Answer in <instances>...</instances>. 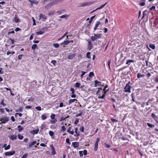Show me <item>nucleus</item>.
Listing matches in <instances>:
<instances>
[{"mask_svg": "<svg viewBox=\"0 0 158 158\" xmlns=\"http://www.w3.org/2000/svg\"><path fill=\"white\" fill-rule=\"evenodd\" d=\"M93 35L90 37V40L88 41V49L89 51L93 47V45L91 42V41L93 42L94 41L96 40L97 39L101 38L102 36L101 34H93Z\"/></svg>", "mask_w": 158, "mask_h": 158, "instance_id": "f257e3e1", "label": "nucleus"}, {"mask_svg": "<svg viewBox=\"0 0 158 158\" xmlns=\"http://www.w3.org/2000/svg\"><path fill=\"white\" fill-rule=\"evenodd\" d=\"M130 82L129 81L127 84L126 86L124 88V91L126 92L130 93L131 86H130Z\"/></svg>", "mask_w": 158, "mask_h": 158, "instance_id": "f03ea898", "label": "nucleus"}, {"mask_svg": "<svg viewBox=\"0 0 158 158\" xmlns=\"http://www.w3.org/2000/svg\"><path fill=\"white\" fill-rule=\"evenodd\" d=\"M9 120V119L8 117L5 116L2 117L0 118V121L1 122V123H0V124H1L2 123L5 124Z\"/></svg>", "mask_w": 158, "mask_h": 158, "instance_id": "7ed1b4c3", "label": "nucleus"}, {"mask_svg": "<svg viewBox=\"0 0 158 158\" xmlns=\"http://www.w3.org/2000/svg\"><path fill=\"white\" fill-rule=\"evenodd\" d=\"M100 141V139L97 138L95 141V143L94 146V150L96 151L98 149V143Z\"/></svg>", "mask_w": 158, "mask_h": 158, "instance_id": "20e7f679", "label": "nucleus"}, {"mask_svg": "<svg viewBox=\"0 0 158 158\" xmlns=\"http://www.w3.org/2000/svg\"><path fill=\"white\" fill-rule=\"evenodd\" d=\"M92 2H83L80 4V7L89 6L93 4Z\"/></svg>", "mask_w": 158, "mask_h": 158, "instance_id": "39448f33", "label": "nucleus"}, {"mask_svg": "<svg viewBox=\"0 0 158 158\" xmlns=\"http://www.w3.org/2000/svg\"><path fill=\"white\" fill-rule=\"evenodd\" d=\"M76 56V54L75 53L72 54L71 53H69L68 56L67 58L69 60L72 59L74 58Z\"/></svg>", "mask_w": 158, "mask_h": 158, "instance_id": "423d86ee", "label": "nucleus"}, {"mask_svg": "<svg viewBox=\"0 0 158 158\" xmlns=\"http://www.w3.org/2000/svg\"><path fill=\"white\" fill-rule=\"evenodd\" d=\"M15 153V151H12L11 152H6L4 153V154L6 156H12L14 155Z\"/></svg>", "mask_w": 158, "mask_h": 158, "instance_id": "0eeeda50", "label": "nucleus"}, {"mask_svg": "<svg viewBox=\"0 0 158 158\" xmlns=\"http://www.w3.org/2000/svg\"><path fill=\"white\" fill-rule=\"evenodd\" d=\"M50 147L51 149L52 154L53 155H55L56 153V152L53 145L52 144L50 145Z\"/></svg>", "mask_w": 158, "mask_h": 158, "instance_id": "6e6552de", "label": "nucleus"}, {"mask_svg": "<svg viewBox=\"0 0 158 158\" xmlns=\"http://www.w3.org/2000/svg\"><path fill=\"white\" fill-rule=\"evenodd\" d=\"M109 90V88H108L107 89H106V90L104 92V94H102V96H98V98H102V99L104 98L106 96V93Z\"/></svg>", "mask_w": 158, "mask_h": 158, "instance_id": "1a4fd4ad", "label": "nucleus"}, {"mask_svg": "<svg viewBox=\"0 0 158 158\" xmlns=\"http://www.w3.org/2000/svg\"><path fill=\"white\" fill-rule=\"evenodd\" d=\"M72 145L75 148L79 147V143L77 142H73L72 143Z\"/></svg>", "mask_w": 158, "mask_h": 158, "instance_id": "9d476101", "label": "nucleus"}, {"mask_svg": "<svg viewBox=\"0 0 158 158\" xmlns=\"http://www.w3.org/2000/svg\"><path fill=\"white\" fill-rule=\"evenodd\" d=\"M107 2L105 4L101 6L100 7H99L98 8H97L95 10H93L91 12H90V13H93L94 12H95L96 10H99V9H101L103 8L107 4Z\"/></svg>", "mask_w": 158, "mask_h": 158, "instance_id": "9b49d317", "label": "nucleus"}, {"mask_svg": "<svg viewBox=\"0 0 158 158\" xmlns=\"http://www.w3.org/2000/svg\"><path fill=\"white\" fill-rule=\"evenodd\" d=\"M101 23H100V21H97L96 22V23L95 25V26L94 28V30L95 31L97 29V27H98V26L101 24Z\"/></svg>", "mask_w": 158, "mask_h": 158, "instance_id": "f8f14e48", "label": "nucleus"}, {"mask_svg": "<svg viewBox=\"0 0 158 158\" xmlns=\"http://www.w3.org/2000/svg\"><path fill=\"white\" fill-rule=\"evenodd\" d=\"M77 100L76 99H70L69 101V104H70L73 102H75L77 103Z\"/></svg>", "mask_w": 158, "mask_h": 158, "instance_id": "ddd939ff", "label": "nucleus"}, {"mask_svg": "<svg viewBox=\"0 0 158 158\" xmlns=\"http://www.w3.org/2000/svg\"><path fill=\"white\" fill-rule=\"evenodd\" d=\"M151 116L152 118L154 119L156 122H157V119H158V118L157 116L155 115L154 113H152L151 114Z\"/></svg>", "mask_w": 158, "mask_h": 158, "instance_id": "4468645a", "label": "nucleus"}, {"mask_svg": "<svg viewBox=\"0 0 158 158\" xmlns=\"http://www.w3.org/2000/svg\"><path fill=\"white\" fill-rule=\"evenodd\" d=\"M39 129L34 130L31 131V133L34 135V134H37L39 132Z\"/></svg>", "mask_w": 158, "mask_h": 158, "instance_id": "2eb2a0df", "label": "nucleus"}, {"mask_svg": "<svg viewBox=\"0 0 158 158\" xmlns=\"http://www.w3.org/2000/svg\"><path fill=\"white\" fill-rule=\"evenodd\" d=\"M14 21L15 23H17L20 22V19L17 17L16 15H15L14 19Z\"/></svg>", "mask_w": 158, "mask_h": 158, "instance_id": "dca6fc26", "label": "nucleus"}, {"mask_svg": "<svg viewBox=\"0 0 158 158\" xmlns=\"http://www.w3.org/2000/svg\"><path fill=\"white\" fill-rule=\"evenodd\" d=\"M17 138V136L16 135H11L9 137V139L12 140L16 139Z\"/></svg>", "mask_w": 158, "mask_h": 158, "instance_id": "f3484780", "label": "nucleus"}, {"mask_svg": "<svg viewBox=\"0 0 158 158\" xmlns=\"http://www.w3.org/2000/svg\"><path fill=\"white\" fill-rule=\"evenodd\" d=\"M69 43V40H65L64 42L61 43L60 44L61 45H67Z\"/></svg>", "mask_w": 158, "mask_h": 158, "instance_id": "a211bd4d", "label": "nucleus"}, {"mask_svg": "<svg viewBox=\"0 0 158 158\" xmlns=\"http://www.w3.org/2000/svg\"><path fill=\"white\" fill-rule=\"evenodd\" d=\"M41 119L43 120H44L47 118V114H42L41 117Z\"/></svg>", "mask_w": 158, "mask_h": 158, "instance_id": "6ab92c4d", "label": "nucleus"}, {"mask_svg": "<svg viewBox=\"0 0 158 158\" xmlns=\"http://www.w3.org/2000/svg\"><path fill=\"white\" fill-rule=\"evenodd\" d=\"M77 130H78L77 128V127H75V132L76 134V135L75 134L74 135V136H76L77 137H78V136H79V135H80V134H79V133H77Z\"/></svg>", "mask_w": 158, "mask_h": 158, "instance_id": "aec40b11", "label": "nucleus"}, {"mask_svg": "<svg viewBox=\"0 0 158 158\" xmlns=\"http://www.w3.org/2000/svg\"><path fill=\"white\" fill-rule=\"evenodd\" d=\"M134 62V61L132 60H128L127 61V62L126 63V64H127L129 65L130 64V63H133Z\"/></svg>", "mask_w": 158, "mask_h": 158, "instance_id": "412c9836", "label": "nucleus"}, {"mask_svg": "<svg viewBox=\"0 0 158 158\" xmlns=\"http://www.w3.org/2000/svg\"><path fill=\"white\" fill-rule=\"evenodd\" d=\"M95 83V86L96 87L98 86V84H100L102 83V82L99 81L97 80H95L94 81Z\"/></svg>", "mask_w": 158, "mask_h": 158, "instance_id": "4be33fe9", "label": "nucleus"}, {"mask_svg": "<svg viewBox=\"0 0 158 158\" xmlns=\"http://www.w3.org/2000/svg\"><path fill=\"white\" fill-rule=\"evenodd\" d=\"M40 19L42 18L44 19H47L46 16L44 15H43L41 14H40Z\"/></svg>", "mask_w": 158, "mask_h": 158, "instance_id": "5701e85b", "label": "nucleus"}, {"mask_svg": "<svg viewBox=\"0 0 158 158\" xmlns=\"http://www.w3.org/2000/svg\"><path fill=\"white\" fill-rule=\"evenodd\" d=\"M69 117V116L65 117H61L60 118V119L59 120L60 122H62L63 121H65L66 120V119L68 118Z\"/></svg>", "mask_w": 158, "mask_h": 158, "instance_id": "b1692460", "label": "nucleus"}, {"mask_svg": "<svg viewBox=\"0 0 158 158\" xmlns=\"http://www.w3.org/2000/svg\"><path fill=\"white\" fill-rule=\"evenodd\" d=\"M18 130L19 132H21L23 130V127L20 125H19L18 126Z\"/></svg>", "mask_w": 158, "mask_h": 158, "instance_id": "393cba45", "label": "nucleus"}, {"mask_svg": "<svg viewBox=\"0 0 158 158\" xmlns=\"http://www.w3.org/2000/svg\"><path fill=\"white\" fill-rule=\"evenodd\" d=\"M81 84L79 82H76L74 85V86L76 88H79Z\"/></svg>", "mask_w": 158, "mask_h": 158, "instance_id": "a878e982", "label": "nucleus"}, {"mask_svg": "<svg viewBox=\"0 0 158 158\" xmlns=\"http://www.w3.org/2000/svg\"><path fill=\"white\" fill-rule=\"evenodd\" d=\"M7 43V44H5V46L6 47L10 46L11 44L10 41L9 40V39L8 40Z\"/></svg>", "mask_w": 158, "mask_h": 158, "instance_id": "bb28decb", "label": "nucleus"}, {"mask_svg": "<svg viewBox=\"0 0 158 158\" xmlns=\"http://www.w3.org/2000/svg\"><path fill=\"white\" fill-rule=\"evenodd\" d=\"M49 27H44L41 30L43 31H44V33L45 31H47L48 30Z\"/></svg>", "mask_w": 158, "mask_h": 158, "instance_id": "cd10ccee", "label": "nucleus"}, {"mask_svg": "<svg viewBox=\"0 0 158 158\" xmlns=\"http://www.w3.org/2000/svg\"><path fill=\"white\" fill-rule=\"evenodd\" d=\"M149 47L153 49H154L155 48V46L154 44H150L149 45Z\"/></svg>", "mask_w": 158, "mask_h": 158, "instance_id": "c85d7f7f", "label": "nucleus"}, {"mask_svg": "<svg viewBox=\"0 0 158 158\" xmlns=\"http://www.w3.org/2000/svg\"><path fill=\"white\" fill-rule=\"evenodd\" d=\"M53 119V120H51L50 121V123L52 124H54L57 122V120L56 119Z\"/></svg>", "mask_w": 158, "mask_h": 158, "instance_id": "c756f323", "label": "nucleus"}, {"mask_svg": "<svg viewBox=\"0 0 158 158\" xmlns=\"http://www.w3.org/2000/svg\"><path fill=\"white\" fill-rule=\"evenodd\" d=\"M66 129L64 126H63L61 127L60 131L61 132H64L66 130Z\"/></svg>", "mask_w": 158, "mask_h": 158, "instance_id": "7c9ffc66", "label": "nucleus"}, {"mask_svg": "<svg viewBox=\"0 0 158 158\" xmlns=\"http://www.w3.org/2000/svg\"><path fill=\"white\" fill-rule=\"evenodd\" d=\"M147 125L149 127L151 128L154 127H155V125L154 124H151L150 123H147Z\"/></svg>", "mask_w": 158, "mask_h": 158, "instance_id": "2f4dec72", "label": "nucleus"}, {"mask_svg": "<svg viewBox=\"0 0 158 158\" xmlns=\"http://www.w3.org/2000/svg\"><path fill=\"white\" fill-rule=\"evenodd\" d=\"M44 33V31H42L36 32V34L37 35H42Z\"/></svg>", "mask_w": 158, "mask_h": 158, "instance_id": "473e14b6", "label": "nucleus"}, {"mask_svg": "<svg viewBox=\"0 0 158 158\" xmlns=\"http://www.w3.org/2000/svg\"><path fill=\"white\" fill-rule=\"evenodd\" d=\"M37 47V45L36 44H34L31 47V49L33 50H35Z\"/></svg>", "mask_w": 158, "mask_h": 158, "instance_id": "72a5a7b5", "label": "nucleus"}, {"mask_svg": "<svg viewBox=\"0 0 158 158\" xmlns=\"http://www.w3.org/2000/svg\"><path fill=\"white\" fill-rule=\"evenodd\" d=\"M4 99H2L0 103V104H1L2 105H3L4 106H6V104L4 102Z\"/></svg>", "mask_w": 158, "mask_h": 158, "instance_id": "f704fd0d", "label": "nucleus"}, {"mask_svg": "<svg viewBox=\"0 0 158 158\" xmlns=\"http://www.w3.org/2000/svg\"><path fill=\"white\" fill-rule=\"evenodd\" d=\"M18 138L19 139H22L23 138V136L21 134H19L18 135Z\"/></svg>", "mask_w": 158, "mask_h": 158, "instance_id": "c9c22d12", "label": "nucleus"}, {"mask_svg": "<svg viewBox=\"0 0 158 158\" xmlns=\"http://www.w3.org/2000/svg\"><path fill=\"white\" fill-rule=\"evenodd\" d=\"M95 16V15H94V16L91 17L90 18V19L89 20V24H90L92 23L93 20L94 19V18Z\"/></svg>", "mask_w": 158, "mask_h": 158, "instance_id": "e433bc0d", "label": "nucleus"}, {"mask_svg": "<svg viewBox=\"0 0 158 158\" xmlns=\"http://www.w3.org/2000/svg\"><path fill=\"white\" fill-rule=\"evenodd\" d=\"M90 54V53L89 52H87L86 53V57L89 59H90L91 58Z\"/></svg>", "mask_w": 158, "mask_h": 158, "instance_id": "4c0bfd02", "label": "nucleus"}, {"mask_svg": "<svg viewBox=\"0 0 158 158\" xmlns=\"http://www.w3.org/2000/svg\"><path fill=\"white\" fill-rule=\"evenodd\" d=\"M94 75V74L93 72H91L89 73V77H91V78H92V77Z\"/></svg>", "mask_w": 158, "mask_h": 158, "instance_id": "58836bf2", "label": "nucleus"}, {"mask_svg": "<svg viewBox=\"0 0 158 158\" xmlns=\"http://www.w3.org/2000/svg\"><path fill=\"white\" fill-rule=\"evenodd\" d=\"M111 120L113 123L114 122H118V120L114 118H111Z\"/></svg>", "mask_w": 158, "mask_h": 158, "instance_id": "ea45409f", "label": "nucleus"}, {"mask_svg": "<svg viewBox=\"0 0 158 158\" xmlns=\"http://www.w3.org/2000/svg\"><path fill=\"white\" fill-rule=\"evenodd\" d=\"M49 135L51 136H53L54 135V133L53 131H50L49 132Z\"/></svg>", "mask_w": 158, "mask_h": 158, "instance_id": "a19ab883", "label": "nucleus"}, {"mask_svg": "<svg viewBox=\"0 0 158 158\" xmlns=\"http://www.w3.org/2000/svg\"><path fill=\"white\" fill-rule=\"evenodd\" d=\"M53 46L56 48H58L59 46V44L58 43H55L53 44Z\"/></svg>", "mask_w": 158, "mask_h": 158, "instance_id": "79ce46f5", "label": "nucleus"}, {"mask_svg": "<svg viewBox=\"0 0 158 158\" xmlns=\"http://www.w3.org/2000/svg\"><path fill=\"white\" fill-rule=\"evenodd\" d=\"M80 113L79 114H77L76 115V117H78L79 116H81L82 114V112H81V110L79 111Z\"/></svg>", "mask_w": 158, "mask_h": 158, "instance_id": "37998d69", "label": "nucleus"}, {"mask_svg": "<svg viewBox=\"0 0 158 158\" xmlns=\"http://www.w3.org/2000/svg\"><path fill=\"white\" fill-rule=\"evenodd\" d=\"M51 63L55 66L56 65V61L55 60H53L51 61Z\"/></svg>", "mask_w": 158, "mask_h": 158, "instance_id": "c03bdc74", "label": "nucleus"}, {"mask_svg": "<svg viewBox=\"0 0 158 158\" xmlns=\"http://www.w3.org/2000/svg\"><path fill=\"white\" fill-rule=\"evenodd\" d=\"M10 148V145H8V146H6V147L4 149L5 150H7L8 149H9Z\"/></svg>", "mask_w": 158, "mask_h": 158, "instance_id": "a18cd8bd", "label": "nucleus"}, {"mask_svg": "<svg viewBox=\"0 0 158 158\" xmlns=\"http://www.w3.org/2000/svg\"><path fill=\"white\" fill-rule=\"evenodd\" d=\"M79 119L78 118H77L75 122H74V123L75 124V125H77L78 122H79Z\"/></svg>", "mask_w": 158, "mask_h": 158, "instance_id": "49530a36", "label": "nucleus"}, {"mask_svg": "<svg viewBox=\"0 0 158 158\" xmlns=\"http://www.w3.org/2000/svg\"><path fill=\"white\" fill-rule=\"evenodd\" d=\"M146 12V10H145L143 12V16L142 17V18H141V19H143L144 17V16H145V15H146V13H145V12Z\"/></svg>", "mask_w": 158, "mask_h": 158, "instance_id": "de8ad7c7", "label": "nucleus"}, {"mask_svg": "<svg viewBox=\"0 0 158 158\" xmlns=\"http://www.w3.org/2000/svg\"><path fill=\"white\" fill-rule=\"evenodd\" d=\"M23 110V108L22 107H20L16 111H20L22 112Z\"/></svg>", "mask_w": 158, "mask_h": 158, "instance_id": "09e8293b", "label": "nucleus"}, {"mask_svg": "<svg viewBox=\"0 0 158 158\" xmlns=\"http://www.w3.org/2000/svg\"><path fill=\"white\" fill-rule=\"evenodd\" d=\"M66 142L67 143H68V144H70L71 143L69 141V138H67L66 139Z\"/></svg>", "mask_w": 158, "mask_h": 158, "instance_id": "8fccbe9b", "label": "nucleus"}, {"mask_svg": "<svg viewBox=\"0 0 158 158\" xmlns=\"http://www.w3.org/2000/svg\"><path fill=\"white\" fill-rule=\"evenodd\" d=\"M55 115L54 114H52L51 115L50 117L52 119H55Z\"/></svg>", "mask_w": 158, "mask_h": 158, "instance_id": "3c124183", "label": "nucleus"}, {"mask_svg": "<svg viewBox=\"0 0 158 158\" xmlns=\"http://www.w3.org/2000/svg\"><path fill=\"white\" fill-rule=\"evenodd\" d=\"M35 108L36 110L39 111H40L41 110V107L40 106H36L35 107Z\"/></svg>", "mask_w": 158, "mask_h": 158, "instance_id": "603ef678", "label": "nucleus"}, {"mask_svg": "<svg viewBox=\"0 0 158 158\" xmlns=\"http://www.w3.org/2000/svg\"><path fill=\"white\" fill-rule=\"evenodd\" d=\"M28 156V154L27 153L24 154L23 156H22L21 158H26Z\"/></svg>", "mask_w": 158, "mask_h": 158, "instance_id": "864d4df0", "label": "nucleus"}, {"mask_svg": "<svg viewBox=\"0 0 158 158\" xmlns=\"http://www.w3.org/2000/svg\"><path fill=\"white\" fill-rule=\"evenodd\" d=\"M23 56V54L19 55L18 56V58L19 60H21L22 59V56Z\"/></svg>", "mask_w": 158, "mask_h": 158, "instance_id": "5fc2aeb1", "label": "nucleus"}, {"mask_svg": "<svg viewBox=\"0 0 158 158\" xmlns=\"http://www.w3.org/2000/svg\"><path fill=\"white\" fill-rule=\"evenodd\" d=\"M105 147L106 148H109L110 147V145H109V144H108L107 143H105Z\"/></svg>", "mask_w": 158, "mask_h": 158, "instance_id": "6e6d98bb", "label": "nucleus"}, {"mask_svg": "<svg viewBox=\"0 0 158 158\" xmlns=\"http://www.w3.org/2000/svg\"><path fill=\"white\" fill-rule=\"evenodd\" d=\"M139 4L141 6H143L145 5V3L144 2H140Z\"/></svg>", "mask_w": 158, "mask_h": 158, "instance_id": "4d7b16f0", "label": "nucleus"}, {"mask_svg": "<svg viewBox=\"0 0 158 158\" xmlns=\"http://www.w3.org/2000/svg\"><path fill=\"white\" fill-rule=\"evenodd\" d=\"M81 73L82 74L81 75V77H82L86 73V72L85 71H81Z\"/></svg>", "mask_w": 158, "mask_h": 158, "instance_id": "13d9d810", "label": "nucleus"}, {"mask_svg": "<svg viewBox=\"0 0 158 158\" xmlns=\"http://www.w3.org/2000/svg\"><path fill=\"white\" fill-rule=\"evenodd\" d=\"M9 40L10 41L11 44H13L14 43V39H12L11 38H9Z\"/></svg>", "mask_w": 158, "mask_h": 158, "instance_id": "bf43d9fd", "label": "nucleus"}, {"mask_svg": "<svg viewBox=\"0 0 158 158\" xmlns=\"http://www.w3.org/2000/svg\"><path fill=\"white\" fill-rule=\"evenodd\" d=\"M70 90L71 91L72 94H74V93H75V90L73 88H71Z\"/></svg>", "mask_w": 158, "mask_h": 158, "instance_id": "052dcab7", "label": "nucleus"}, {"mask_svg": "<svg viewBox=\"0 0 158 158\" xmlns=\"http://www.w3.org/2000/svg\"><path fill=\"white\" fill-rule=\"evenodd\" d=\"M31 106H27L25 107V108L27 109H31Z\"/></svg>", "mask_w": 158, "mask_h": 158, "instance_id": "680f3d73", "label": "nucleus"}, {"mask_svg": "<svg viewBox=\"0 0 158 158\" xmlns=\"http://www.w3.org/2000/svg\"><path fill=\"white\" fill-rule=\"evenodd\" d=\"M21 30V29L18 27L16 28H15V31L16 32H17L19 31H20Z\"/></svg>", "mask_w": 158, "mask_h": 158, "instance_id": "e2e57ef3", "label": "nucleus"}, {"mask_svg": "<svg viewBox=\"0 0 158 158\" xmlns=\"http://www.w3.org/2000/svg\"><path fill=\"white\" fill-rule=\"evenodd\" d=\"M102 88H98V91H97V92H96V94H98L99 92H100V91L101 90H102Z\"/></svg>", "mask_w": 158, "mask_h": 158, "instance_id": "0e129e2a", "label": "nucleus"}, {"mask_svg": "<svg viewBox=\"0 0 158 158\" xmlns=\"http://www.w3.org/2000/svg\"><path fill=\"white\" fill-rule=\"evenodd\" d=\"M83 152V154L84 155H86L87 154V151L86 150H84L83 151H82Z\"/></svg>", "mask_w": 158, "mask_h": 158, "instance_id": "69168bd1", "label": "nucleus"}, {"mask_svg": "<svg viewBox=\"0 0 158 158\" xmlns=\"http://www.w3.org/2000/svg\"><path fill=\"white\" fill-rule=\"evenodd\" d=\"M120 139L123 140H127V138L125 137H121Z\"/></svg>", "mask_w": 158, "mask_h": 158, "instance_id": "338daca9", "label": "nucleus"}, {"mask_svg": "<svg viewBox=\"0 0 158 158\" xmlns=\"http://www.w3.org/2000/svg\"><path fill=\"white\" fill-rule=\"evenodd\" d=\"M155 6H152L149 9V10H155Z\"/></svg>", "mask_w": 158, "mask_h": 158, "instance_id": "774afa93", "label": "nucleus"}]
</instances>
